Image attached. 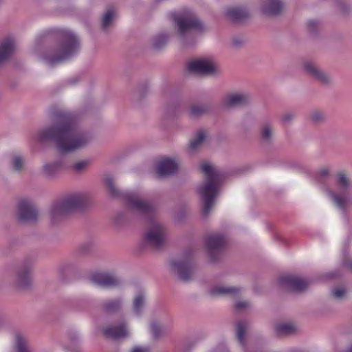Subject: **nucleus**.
I'll use <instances>...</instances> for the list:
<instances>
[{
  "label": "nucleus",
  "instance_id": "obj_28",
  "mask_svg": "<svg viewBox=\"0 0 352 352\" xmlns=\"http://www.w3.org/2000/svg\"><path fill=\"white\" fill-rule=\"evenodd\" d=\"M16 347L18 352H29L26 340L19 334L16 336Z\"/></svg>",
  "mask_w": 352,
  "mask_h": 352
},
{
  "label": "nucleus",
  "instance_id": "obj_10",
  "mask_svg": "<svg viewBox=\"0 0 352 352\" xmlns=\"http://www.w3.org/2000/svg\"><path fill=\"white\" fill-rule=\"evenodd\" d=\"M18 220L23 223L35 222L38 219V211L29 199H22L17 205Z\"/></svg>",
  "mask_w": 352,
  "mask_h": 352
},
{
  "label": "nucleus",
  "instance_id": "obj_37",
  "mask_svg": "<svg viewBox=\"0 0 352 352\" xmlns=\"http://www.w3.org/2000/svg\"><path fill=\"white\" fill-rule=\"evenodd\" d=\"M88 161L83 160L74 164L73 167L76 171H80L83 170L88 165Z\"/></svg>",
  "mask_w": 352,
  "mask_h": 352
},
{
  "label": "nucleus",
  "instance_id": "obj_22",
  "mask_svg": "<svg viewBox=\"0 0 352 352\" xmlns=\"http://www.w3.org/2000/svg\"><path fill=\"white\" fill-rule=\"evenodd\" d=\"M206 138V133L204 131H198L195 137L190 141L189 148L190 151L197 149Z\"/></svg>",
  "mask_w": 352,
  "mask_h": 352
},
{
  "label": "nucleus",
  "instance_id": "obj_11",
  "mask_svg": "<svg viewBox=\"0 0 352 352\" xmlns=\"http://www.w3.org/2000/svg\"><path fill=\"white\" fill-rule=\"evenodd\" d=\"M90 280L93 283L101 287H116L121 284L122 280L118 276L104 272L94 273Z\"/></svg>",
  "mask_w": 352,
  "mask_h": 352
},
{
  "label": "nucleus",
  "instance_id": "obj_24",
  "mask_svg": "<svg viewBox=\"0 0 352 352\" xmlns=\"http://www.w3.org/2000/svg\"><path fill=\"white\" fill-rule=\"evenodd\" d=\"M166 238V232L164 228L155 222V250L161 246Z\"/></svg>",
  "mask_w": 352,
  "mask_h": 352
},
{
  "label": "nucleus",
  "instance_id": "obj_32",
  "mask_svg": "<svg viewBox=\"0 0 352 352\" xmlns=\"http://www.w3.org/2000/svg\"><path fill=\"white\" fill-rule=\"evenodd\" d=\"M12 165L17 170H21L24 166V159L19 155H14L12 157Z\"/></svg>",
  "mask_w": 352,
  "mask_h": 352
},
{
  "label": "nucleus",
  "instance_id": "obj_13",
  "mask_svg": "<svg viewBox=\"0 0 352 352\" xmlns=\"http://www.w3.org/2000/svg\"><path fill=\"white\" fill-rule=\"evenodd\" d=\"M103 333L107 338L117 340L127 337L129 331L126 325L122 323L104 329Z\"/></svg>",
  "mask_w": 352,
  "mask_h": 352
},
{
  "label": "nucleus",
  "instance_id": "obj_29",
  "mask_svg": "<svg viewBox=\"0 0 352 352\" xmlns=\"http://www.w3.org/2000/svg\"><path fill=\"white\" fill-rule=\"evenodd\" d=\"M115 11L113 9H109L104 14L102 20L103 28H107L113 21L115 16Z\"/></svg>",
  "mask_w": 352,
  "mask_h": 352
},
{
  "label": "nucleus",
  "instance_id": "obj_9",
  "mask_svg": "<svg viewBox=\"0 0 352 352\" xmlns=\"http://www.w3.org/2000/svg\"><path fill=\"white\" fill-rule=\"evenodd\" d=\"M187 69L196 74L211 75L218 71V66L213 58L203 57L188 62Z\"/></svg>",
  "mask_w": 352,
  "mask_h": 352
},
{
  "label": "nucleus",
  "instance_id": "obj_40",
  "mask_svg": "<svg viewBox=\"0 0 352 352\" xmlns=\"http://www.w3.org/2000/svg\"><path fill=\"white\" fill-rule=\"evenodd\" d=\"M248 306V302H245V301H240V302H238L236 305V307L238 308V309H243V308H245Z\"/></svg>",
  "mask_w": 352,
  "mask_h": 352
},
{
  "label": "nucleus",
  "instance_id": "obj_46",
  "mask_svg": "<svg viewBox=\"0 0 352 352\" xmlns=\"http://www.w3.org/2000/svg\"><path fill=\"white\" fill-rule=\"evenodd\" d=\"M351 267H352V263H351Z\"/></svg>",
  "mask_w": 352,
  "mask_h": 352
},
{
  "label": "nucleus",
  "instance_id": "obj_44",
  "mask_svg": "<svg viewBox=\"0 0 352 352\" xmlns=\"http://www.w3.org/2000/svg\"><path fill=\"white\" fill-rule=\"evenodd\" d=\"M314 22L311 21V22H309V25H312V24H314Z\"/></svg>",
  "mask_w": 352,
  "mask_h": 352
},
{
  "label": "nucleus",
  "instance_id": "obj_26",
  "mask_svg": "<svg viewBox=\"0 0 352 352\" xmlns=\"http://www.w3.org/2000/svg\"><path fill=\"white\" fill-rule=\"evenodd\" d=\"M144 305H145V299H144V296L142 294H140L139 295H138L135 299H134V302H133V309H134V311L136 314L139 315L144 307Z\"/></svg>",
  "mask_w": 352,
  "mask_h": 352
},
{
  "label": "nucleus",
  "instance_id": "obj_36",
  "mask_svg": "<svg viewBox=\"0 0 352 352\" xmlns=\"http://www.w3.org/2000/svg\"><path fill=\"white\" fill-rule=\"evenodd\" d=\"M346 292L342 288H336L332 291V295L336 299L342 298L344 296Z\"/></svg>",
  "mask_w": 352,
  "mask_h": 352
},
{
  "label": "nucleus",
  "instance_id": "obj_31",
  "mask_svg": "<svg viewBox=\"0 0 352 352\" xmlns=\"http://www.w3.org/2000/svg\"><path fill=\"white\" fill-rule=\"evenodd\" d=\"M206 111V107L204 106L194 105L190 109L189 114L192 118H197L203 115Z\"/></svg>",
  "mask_w": 352,
  "mask_h": 352
},
{
  "label": "nucleus",
  "instance_id": "obj_3",
  "mask_svg": "<svg viewBox=\"0 0 352 352\" xmlns=\"http://www.w3.org/2000/svg\"><path fill=\"white\" fill-rule=\"evenodd\" d=\"M78 50L77 36L70 30H63L60 33L59 41L43 56V59L50 65H54L71 58Z\"/></svg>",
  "mask_w": 352,
  "mask_h": 352
},
{
  "label": "nucleus",
  "instance_id": "obj_43",
  "mask_svg": "<svg viewBox=\"0 0 352 352\" xmlns=\"http://www.w3.org/2000/svg\"><path fill=\"white\" fill-rule=\"evenodd\" d=\"M289 116H285V117H284V120H285V121H286V120H289Z\"/></svg>",
  "mask_w": 352,
  "mask_h": 352
},
{
  "label": "nucleus",
  "instance_id": "obj_38",
  "mask_svg": "<svg viewBox=\"0 0 352 352\" xmlns=\"http://www.w3.org/2000/svg\"><path fill=\"white\" fill-rule=\"evenodd\" d=\"M329 169L328 168H322L318 170V175L321 177L328 175Z\"/></svg>",
  "mask_w": 352,
  "mask_h": 352
},
{
  "label": "nucleus",
  "instance_id": "obj_15",
  "mask_svg": "<svg viewBox=\"0 0 352 352\" xmlns=\"http://www.w3.org/2000/svg\"><path fill=\"white\" fill-rule=\"evenodd\" d=\"M248 96L242 92H234L226 95L222 100L226 107H232L241 105L247 102Z\"/></svg>",
  "mask_w": 352,
  "mask_h": 352
},
{
  "label": "nucleus",
  "instance_id": "obj_6",
  "mask_svg": "<svg viewBox=\"0 0 352 352\" xmlns=\"http://www.w3.org/2000/svg\"><path fill=\"white\" fill-rule=\"evenodd\" d=\"M129 202L130 207L138 213L144 223L149 227L144 234V243L154 245V210L152 204L133 195L129 197Z\"/></svg>",
  "mask_w": 352,
  "mask_h": 352
},
{
  "label": "nucleus",
  "instance_id": "obj_42",
  "mask_svg": "<svg viewBox=\"0 0 352 352\" xmlns=\"http://www.w3.org/2000/svg\"><path fill=\"white\" fill-rule=\"evenodd\" d=\"M346 352H352V346Z\"/></svg>",
  "mask_w": 352,
  "mask_h": 352
},
{
  "label": "nucleus",
  "instance_id": "obj_39",
  "mask_svg": "<svg viewBox=\"0 0 352 352\" xmlns=\"http://www.w3.org/2000/svg\"><path fill=\"white\" fill-rule=\"evenodd\" d=\"M164 329L160 326L157 325L155 324V337L162 336L164 333Z\"/></svg>",
  "mask_w": 352,
  "mask_h": 352
},
{
  "label": "nucleus",
  "instance_id": "obj_21",
  "mask_svg": "<svg viewBox=\"0 0 352 352\" xmlns=\"http://www.w3.org/2000/svg\"><path fill=\"white\" fill-rule=\"evenodd\" d=\"M227 16L232 21H240L248 16V13L243 8H232L226 11Z\"/></svg>",
  "mask_w": 352,
  "mask_h": 352
},
{
  "label": "nucleus",
  "instance_id": "obj_30",
  "mask_svg": "<svg viewBox=\"0 0 352 352\" xmlns=\"http://www.w3.org/2000/svg\"><path fill=\"white\" fill-rule=\"evenodd\" d=\"M247 324L244 322H239L236 324V336L239 341L243 344L244 342V336Z\"/></svg>",
  "mask_w": 352,
  "mask_h": 352
},
{
  "label": "nucleus",
  "instance_id": "obj_8",
  "mask_svg": "<svg viewBox=\"0 0 352 352\" xmlns=\"http://www.w3.org/2000/svg\"><path fill=\"white\" fill-rule=\"evenodd\" d=\"M170 269L180 280H188L192 274V264L189 254H183L170 263Z\"/></svg>",
  "mask_w": 352,
  "mask_h": 352
},
{
  "label": "nucleus",
  "instance_id": "obj_5",
  "mask_svg": "<svg viewBox=\"0 0 352 352\" xmlns=\"http://www.w3.org/2000/svg\"><path fill=\"white\" fill-rule=\"evenodd\" d=\"M336 190L327 188V195L338 209L344 211L352 204V195L350 192L351 182L344 173H338L335 182Z\"/></svg>",
  "mask_w": 352,
  "mask_h": 352
},
{
  "label": "nucleus",
  "instance_id": "obj_19",
  "mask_svg": "<svg viewBox=\"0 0 352 352\" xmlns=\"http://www.w3.org/2000/svg\"><path fill=\"white\" fill-rule=\"evenodd\" d=\"M283 4L279 0H265L261 6V12L267 15H275L279 13Z\"/></svg>",
  "mask_w": 352,
  "mask_h": 352
},
{
  "label": "nucleus",
  "instance_id": "obj_18",
  "mask_svg": "<svg viewBox=\"0 0 352 352\" xmlns=\"http://www.w3.org/2000/svg\"><path fill=\"white\" fill-rule=\"evenodd\" d=\"M14 41L11 37L6 38L0 45V64L6 60L12 54Z\"/></svg>",
  "mask_w": 352,
  "mask_h": 352
},
{
  "label": "nucleus",
  "instance_id": "obj_7",
  "mask_svg": "<svg viewBox=\"0 0 352 352\" xmlns=\"http://www.w3.org/2000/svg\"><path fill=\"white\" fill-rule=\"evenodd\" d=\"M172 18L182 38H184L192 30H201L202 28L200 21L190 10L174 13Z\"/></svg>",
  "mask_w": 352,
  "mask_h": 352
},
{
  "label": "nucleus",
  "instance_id": "obj_1",
  "mask_svg": "<svg viewBox=\"0 0 352 352\" xmlns=\"http://www.w3.org/2000/svg\"><path fill=\"white\" fill-rule=\"evenodd\" d=\"M37 139L40 141H52L60 152L69 153L85 146L91 138L89 133L78 126L74 116L60 113L50 127L38 133Z\"/></svg>",
  "mask_w": 352,
  "mask_h": 352
},
{
  "label": "nucleus",
  "instance_id": "obj_34",
  "mask_svg": "<svg viewBox=\"0 0 352 352\" xmlns=\"http://www.w3.org/2000/svg\"><path fill=\"white\" fill-rule=\"evenodd\" d=\"M105 184H106L107 186L108 187L110 193L113 196L118 195V190H117V188L114 186L113 181L112 178L107 177L105 179Z\"/></svg>",
  "mask_w": 352,
  "mask_h": 352
},
{
  "label": "nucleus",
  "instance_id": "obj_14",
  "mask_svg": "<svg viewBox=\"0 0 352 352\" xmlns=\"http://www.w3.org/2000/svg\"><path fill=\"white\" fill-rule=\"evenodd\" d=\"M179 168L178 162L170 158H164L157 164V171L160 175H167L175 173Z\"/></svg>",
  "mask_w": 352,
  "mask_h": 352
},
{
  "label": "nucleus",
  "instance_id": "obj_20",
  "mask_svg": "<svg viewBox=\"0 0 352 352\" xmlns=\"http://www.w3.org/2000/svg\"><path fill=\"white\" fill-rule=\"evenodd\" d=\"M304 69L308 74L321 81L324 82L327 80V76L325 73H324L314 63L311 62L305 63Z\"/></svg>",
  "mask_w": 352,
  "mask_h": 352
},
{
  "label": "nucleus",
  "instance_id": "obj_4",
  "mask_svg": "<svg viewBox=\"0 0 352 352\" xmlns=\"http://www.w3.org/2000/svg\"><path fill=\"white\" fill-rule=\"evenodd\" d=\"M87 202L88 197L85 193L67 196L51 206L49 212L50 219L52 222H55L69 212L83 209Z\"/></svg>",
  "mask_w": 352,
  "mask_h": 352
},
{
  "label": "nucleus",
  "instance_id": "obj_41",
  "mask_svg": "<svg viewBox=\"0 0 352 352\" xmlns=\"http://www.w3.org/2000/svg\"><path fill=\"white\" fill-rule=\"evenodd\" d=\"M148 350L147 348L144 347H135L132 352H148Z\"/></svg>",
  "mask_w": 352,
  "mask_h": 352
},
{
  "label": "nucleus",
  "instance_id": "obj_35",
  "mask_svg": "<svg viewBox=\"0 0 352 352\" xmlns=\"http://www.w3.org/2000/svg\"><path fill=\"white\" fill-rule=\"evenodd\" d=\"M272 129L270 125H265L262 129V138L263 140H268L272 135Z\"/></svg>",
  "mask_w": 352,
  "mask_h": 352
},
{
  "label": "nucleus",
  "instance_id": "obj_33",
  "mask_svg": "<svg viewBox=\"0 0 352 352\" xmlns=\"http://www.w3.org/2000/svg\"><path fill=\"white\" fill-rule=\"evenodd\" d=\"M121 304H122L121 300H120V299L113 300L108 302L104 305V309L107 311H114V310L118 309L120 307Z\"/></svg>",
  "mask_w": 352,
  "mask_h": 352
},
{
  "label": "nucleus",
  "instance_id": "obj_23",
  "mask_svg": "<svg viewBox=\"0 0 352 352\" xmlns=\"http://www.w3.org/2000/svg\"><path fill=\"white\" fill-rule=\"evenodd\" d=\"M296 326L292 323H281L276 327V331L280 335H289L294 333Z\"/></svg>",
  "mask_w": 352,
  "mask_h": 352
},
{
  "label": "nucleus",
  "instance_id": "obj_12",
  "mask_svg": "<svg viewBox=\"0 0 352 352\" xmlns=\"http://www.w3.org/2000/svg\"><path fill=\"white\" fill-rule=\"evenodd\" d=\"M279 283L281 286L286 289L297 292L304 290L308 285V283L306 280L292 276L281 277Z\"/></svg>",
  "mask_w": 352,
  "mask_h": 352
},
{
  "label": "nucleus",
  "instance_id": "obj_2",
  "mask_svg": "<svg viewBox=\"0 0 352 352\" xmlns=\"http://www.w3.org/2000/svg\"><path fill=\"white\" fill-rule=\"evenodd\" d=\"M205 181L199 187V193L202 199V213L208 215L214 206L219 193L223 175L221 171L212 164L205 162L201 166Z\"/></svg>",
  "mask_w": 352,
  "mask_h": 352
},
{
  "label": "nucleus",
  "instance_id": "obj_45",
  "mask_svg": "<svg viewBox=\"0 0 352 352\" xmlns=\"http://www.w3.org/2000/svg\"><path fill=\"white\" fill-rule=\"evenodd\" d=\"M155 49H156V48H157V42H156V41H155Z\"/></svg>",
  "mask_w": 352,
  "mask_h": 352
},
{
  "label": "nucleus",
  "instance_id": "obj_25",
  "mask_svg": "<svg viewBox=\"0 0 352 352\" xmlns=\"http://www.w3.org/2000/svg\"><path fill=\"white\" fill-rule=\"evenodd\" d=\"M238 290L236 287L218 285L212 288L211 293L214 295L232 294L236 293Z\"/></svg>",
  "mask_w": 352,
  "mask_h": 352
},
{
  "label": "nucleus",
  "instance_id": "obj_16",
  "mask_svg": "<svg viewBox=\"0 0 352 352\" xmlns=\"http://www.w3.org/2000/svg\"><path fill=\"white\" fill-rule=\"evenodd\" d=\"M226 243L225 237L221 234H212L208 236L206 246L210 254L219 251Z\"/></svg>",
  "mask_w": 352,
  "mask_h": 352
},
{
  "label": "nucleus",
  "instance_id": "obj_27",
  "mask_svg": "<svg viewBox=\"0 0 352 352\" xmlns=\"http://www.w3.org/2000/svg\"><path fill=\"white\" fill-rule=\"evenodd\" d=\"M60 164L58 162H52L45 164L43 166V173L48 175L52 176L60 168Z\"/></svg>",
  "mask_w": 352,
  "mask_h": 352
},
{
  "label": "nucleus",
  "instance_id": "obj_17",
  "mask_svg": "<svg viewBox=\"0 0 352 352\" xmlns=\"http://www.w3.org/2000/svg\"><path fill=\"white\" fill-rule=\"evenodd\" d=\"M31 268L30 266L21 265L16 273V283L20 287H27L30 282Z\"/></svg>",
  "mask_w": 352,
  "mask_h": 352
}]
</instances>
